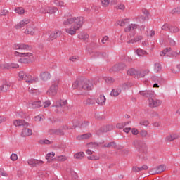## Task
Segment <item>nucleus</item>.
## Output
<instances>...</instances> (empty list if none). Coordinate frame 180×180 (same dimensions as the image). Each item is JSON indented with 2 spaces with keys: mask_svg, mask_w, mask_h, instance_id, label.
<instances>
[{
  "mask_svg": "<svg viewBox=\"0 0 180 180\" xmlns=\"http://www.w3.org/2000/svg\"><path fill=\"white\" fill-rule=\"evenodd\" d=\"M88 160H90L91 161H98L101 158V156L98 155H90L87 157Z\"/></svg>",
  "mask_w": 180,
  "mask_h": 180,
  "instance_id": "nucleus-34",
  "label": "nucleus"
},
{
  "mask_svg": "<svg viewBox=\"0 0 180 180\" xmlns=\"http://www.w3.org/2000/svg\"><path fill=\"white\" fill-rule=\"evenodd\" d=\"M40 144H51V141L47 139L41 140L39 141Z\"/></svg>",
  "mask_w": 180,
  "mask_h": 180,
  "instance_id": "nucleus-60",
  "label": "nucleus"
},
{
  "mask_svg": "<svg viewBox=\"0 0 180 180\" xmlns=\"http://www.w3.org/2000/svg\"><path fill=\"white\" fill-rule=\"evenodd\" d=\"M60 83L58 82H55L52 83L49 89L47 90L46 94L50 96H56L58 93V85Z\"/></svg>",
  "mask_w": 180,
  "mask_h": 180,
  "instance_id": "nucleus-7",
  "label": "nucleus"
},
{
  "mask_svg": "<svg viewBox=\"0 0 180 180\" xmlns=\"http://www.w3.org/2000/svg\"><path fill=\"white\" fill-rule=\"evenodd\" d=\"M54 4L56 5V6H60V8H63V6H65V3L63 1V0H54Z\"/></svg>",
  "mask_w": 180,
  "mask_h": 180,
  "instance_id": "nucleus-37",
  "label": "nucleus"
},
{
  "mask_svg": "<svg viewBox=\"0 0 180 180\" xmlns=\"http://www.w3.org/2000/svg\"><path fill=\"white\" fill-rule=\"evenodd\" d=\"M96 103L98 105H105V102H106V98L103 95H100L97 100L96 101Z\"/></svg>",
  "mask_w": 180,
  "mask_h": 180,
  "instance_id": "nucleus-25",
  "label": "nucleus"
},
{
  "mask_svg": "<svg viewBox=\"0 0 180 180\" xmlns=\"http://www.w3.org/2000/svg\"><path fill=\"white\" fill-rule=\"evenodd\" d=\"M50 105H51V102L47 100L42 104V106H44V108H49Z\"/></svg>",
  "mask_w": 180,
  "mask_h": 180,
  "instance_id": "nucleus-58",
  "label": "nucleus"
},
{
  "mask_svg": "<svg viewBox=\"0 0 180 180\" xmlns=\"http://www.w3.org/2000/svg\"><path fill=\"white\" fill-rule=\"evenodd\" d=\"M72 126L71 124H65L62 126L63 130H73Z\"/></svg>",
  "mask_w": 180,
  "mask_h": 180,
  "instance_id": "nucleus-47",
  "label": "nucleus"
},
{
  "mask_svg": "<svg viewBox=\"0 0 180 180\" xmlns=\"http://www.w3.org/2000/svg\"><path fill=\"white\" fill-rule=\"evenodd\" d=\"M79 60V57H78V56H71L70 58V61H72L73 63L74 62H75V61H78Z\"/></svg>",
  "mask_w": 180,
  "mask_h": 180,
  "instance_id": "nucleus-63",
  "label": "nucleus"
},
{
  "mask_svg": "<svg viewBox=\"0 0 180 180\" xmlns=\"http://www.w3.org/2000/svg\"><path fill=\"white\" fill-rule=\"evenodd\" d=\"M44 162L42 160H39L36 159H30L27 161L28 165L30 167H37V165H41V164H44Z\"/></svg>",
  "mask_w": 180,
  "mask_h": 180,
  "instance_id": "nucleus-14",
  "label": "nucleus"
},
{
  "mask_svg": "<svg viewBox=\"0 0 180 180\" xmlns=\"http://www.w3.org/2000/svg\"><path fill=\"white\" fill-rule=\"evenodd\" d=\"M58 161L59 162H64L65 161H67L68 160V158L66 155H60L56 156L55 158L53 159V161Z\"/></svg>",
  "mask_w": 180,
  "mask_h": 180,
  "instance_id": "nucleus-23",
  "label": "nucleus"
},
{
  "mask_svg": "<svg viewBox=\"0 0 180 180\" xmlns=\"http://www.w3.org/2000/svg\"><path fill=\"white\" fill-rule=\"evenodd\" d=\"M32 134H33V130L29 128V126H24L20 133L21 137H30Z\"/></svg>",
  "mask_w": 180,
  "mask_h": 180,
  "instance_id": "nucleus-9",
  "label": "nucleus"
},
{
  "mask_svg": "<svg viewBox=\"0 0 180 180\" xmlns=\"http://www.w3.org/2000/svg\"><path fill=\"white\" fill-rule=\"evenodd\" d=\"M30 20L28 18H24L20 22L17 23L15 25L16 29H22V27H25L26 25H29Z\"/></svg>",
  "mask_w": 180,
  "mask_h": 180,
  "instance_id": "nucleus-15",
  "label": "nucleus"
},
{
  "mask_svg": "<svg viewBox=\"0 0 180 180\" xmlns=\"http://www.w3.org/2000/svg\"><path fill=\"white\" fill-rule=\"evenodd\" d=\"M117 8L120 9V11H124V9H126V6H124V4L120 3L117 5Z\"/></svg>",
  "mask_w": 180,
  "mask_h": 180,
  "instance_id": "nucleus-55",
  "label": "nucleus"
},
{
  "mask_svg": "<svg viewBox=\"0 0 180 180\" xmlns=\"http://www.w3.org/2000/svg\"><path fill=\"white\" fill-rule=\"evenodd\" d=\"M11 68H19V65L16 63H8V70Z\"/></svg>",
  "mask_w": 180,
  "mask_h": 180,
  "instance_id": "nucleus-53",
  "label": "nucleus"
},
{
  "mask_svg": "<svg viewBox=\"0 0 180 180\" xmlns=\"http://www.w3.org/2000/svg\"><path fill=\"white\" fill-rule=\"evenodd\" d=\"M13 124L15 127H20V126H29L28 122L25 121V120H15L13 121Z\"/></svg>",
  "mask_w": 180,
  "mask_h": 180,
  "instance_id": "nucleus-16",
  "label": "nucleus"
},
{
  "mask_svg": "<svg viewBox=\"0 0 180 180\" xmlns=\"http://www.w3.org/2000/svg\"><path fill=\"white\" fill-rule=\"evenodd\" d=\"M136 53L137 54V56H139V57H141L143 56H146L147 54V52L141 49H138L136 51Z\"/></svg>",
  "mask_w": 180,
  "mask_h": 180,
  "instance_id": "nucleus-36",
  "label": "nucleus"
},
{
  "mask_svg": "<svg viewBox=\"0 0 180 180\" xmlns=\"http://www.w3.org/2000/svg\"><path fill=\"white\" fill-rule=\"evenodd\" d=\"M24 33L25 34H30V36H34L36 34V27L33 25H28Z\"/></svg>",
  "mask_w": 180,
  "mask_h": 180,
  "instance_id": "nucleus-11",
  "label": "nucleus"
},
{
  "mask_svg": "<svg viewBox=\"0 0 180 180\" xmlns=\"http://www.w3.org/2000/svg\"><path fill=\"white\" fill-rule=\"evenodd\" d=\"M126 124H129V122H122V123H118L116 126L117 129H123Z\"/></svg>",
  "mask_w": 180,
  "mask_h": 180,
  "instance_id": "nucleus-54",
  "label": "nucleus"
},
{
  "mask_svg": "<svg viewBox=\"0 0 180 180\" xmlns=\"http://www.w3.org/2000/svg\"><path fill=\"white\" fill-rule=\"evenodd\" d=\"M8 15V10L6 9H3L0 11V15L1 16H6Z\"/></svg>",
  "mask_w": 180,
  "mask_h": 180,
  "instance_id": "nucleus-62",
  "label": "nucleus"
},
{
  "mask_svg": "<svg viewBox=\"0 0 180 180\" xmlns=\"http://www.w3.org/2000/svg\"><path fill=\"white\" fill-rule=\"evenodd\" d=\"M11 86H12V82L6 80L4 82L3 84L0 86V91H5V89L7 91Z\"/></svg>",
  "mask_w": 180,
  "mask_h": 180,
  "instance_id": "nucleus-19",
  "label": "nucleus"
},
{
  "mask_svg": "<svg viewBox=\"0 0 180 180\" xmlns=\"http://www.w3.org/2000/svg\"><path fill=\"white\" fill-rule=\"evenodd\" d=\"M170 32L172 33H178V32H179V27H176V26H173L170 27Z\"/></svg>",
  "mask_w": 180,
  "mask_h": 180,
  "instance_id": "nucleus-48",
  "label": "nucleus"
},
{
  "mask_svg": "<svg viewBox=\"0 0 180 180\" xmlns=\"http://www.w3.org/2000/svg\"><path fill=\"white\" fill-rule=\"evenodd\" d=\"M142 20H148V19H150V12L146 9H143L142 10Z\"/></svg>",
  "mask_w": 180,
  "mask_h": 180,
  "instance_id": "nucleus-26",
  "label": "nucleus"
},
{
  "mask_svg": "<svg viewBox=\"0 0 180 180\" xmlns=\"http://www.w3.org/2000/svg\"><path fill=\"white\" fill-rule=\"evenodd\" d=\"M55 156H56V153L54 152L49 153L46 155V160H51V158H54Z\"/></svg>",
  "mask_w": 180,
  "mask_h": 180,
  "instance_id": "nucleus-43",
  "label": "nucleus"
},
{
  "mask_svg": "<svg viewBox=\"0 0 180 180\" xmlns=\"http://www.w3.org/2000/svg\"><path fill=\"white\" fill-rule=\"evenodd\" d=\"M162 68V66L161 65L160 63H155V68H154V71L155 72H160Z\"/></svg>",
  "mask_w": 180,
  "mask_h": 180,
  "instance_id": "nucleus-41",
  "label": "nucleus"
},
{
  "mask_svg": "<svg viewBox=\"0 0 180 180\" xmlns=\"http://www.w3.org/2000/svg\"><path fill=\"white\" fill-rule=\"evenodd\" d=\"M14 50H17L14 52L15 57H21L19 60L20 63L26 64L30 63L33 53L29 51V45L25 44H15L13 46Z\"/></svg>",
  "mask_w": 180,
  "mask_h": 180,
  "instance_id": "nucleus-2",
  "label": "nucleus"
},
{
  "mask_svg": "<svg viewBox=\"0 0 180 180\" xmlns=\"http://www.w3.org/2000/svg\"><path fill=\"white\" fill-rule=\"evenodd\" d=\"M49 133L50 134H57L60 136H64V129H62V127H60L58 129H50Z\"/></svg>",
  "mask_w": 180,
  "mask_h": 180,
  "instance_id": "nucleus-21",
  "label": "nucleus"
},
{
  "mask_svg": "<svg viewBox=\"0 0 180 180\" xmlns=\"http://www.w3.org/2000/svg\"><path fill=\"white\" fill-rule=\"evenodd\" d=\"M18 158H19L18 157V155L16 153H12L10 156V160H11V161H18Z\"/></svg>",
  "mask_w": 180,
  "mask_h": 180,
  "instance_id": "nucleus-51",
  "label": "nucleus"
},
{
  "mask_svg": "<svg viewBox=\"0 0 180 180\" xmlns=\"http://www.w3.org/2000/svg\"><path fill=\"white\" fill-rule=\"evenodd\" d=\"M70 125H72V127H73L72 128L73 129H76V127H78V126H79V121H77V120L73 121L72 122V124H70Z\"/></svg>",
  "mask_w": 180,
  "mask_h": 180,
  "instance_id": "nucleus-52",
  "label": "nucleus"
},
{
  "mask_svg": "<svg viewBox=\"0 0 180 180\" xmlns=\"http://www.w3.org/2000/svg\"><path fill=\"white\" fill-rule=\"evenodd\" d=\"M78 86L81 88V79L73 82V83L72 84V89L73 90L78 89Z\"/></svg>",
  "mask_w": 180,
  "mask_h": 180,
  "instance_id": "nucleus-28",
  "label": "nucleus"
},
{
  "mask_svg": "<svg viewBox=\"0 0 180 180\" xmlns=\"http://www.w3.org/2000/svg\"><path fill=\"white\" fill-rule=\"evenodd\" d=\"M162 105V100L151 96L148 98L149 108H160Z\"/></svg>",
  "mask_w": 180,
  "mask_h": 180,
  "instance_id": "nucleus-6",
  "label": "nucleus"
},
{
  "mask_svg": "<svg viewBox=\"0 0 180 180\" xmlns=\"http://www.w3.org/2000/svg\"><path fill=\"white\" fill-rule=\"evenodd\" d=\"M95 102H96V100L94 99V98L91 97L87 99H86L84 101V105H95Z\"/></svg>",
  "mask_w": 180,
  "mask_h": 180,
  "instance_id": "nucleus-31",
  "label": "nucleus"
},
{
  "mask_svg": "<svg viewBox=\"0 0 180 180\" xmlns=\"http://www.w3.org/2000/svg\"><path fill=\"white\" fill-rule=\"evenodd\" d=\"M126 68V65L123 63H117L114 66V68L117 70H123Z\"/></svg>",
  "mask_w": 180,
  "mask_h": 180,
  "instance_id": "nucleus-35",
  "label": "nucleus"
},
{
  "mask_svg": "<svg viewBox=\"0 0 180 180\" xmlns=\"http://www.w3.org/2000/svg\"><path fill=\"white\" fill-rule=\"evenodd\" d=\"M130 86H131V84H130L129 82L124 83V84H122V88L124 89H129Z\"/></svg>",
  "mask_w": 180,
  "mask_h": 180,
  "instance_id": "nucleus-59",
  "label": "nucleus"
},
{
  "mask_svg": "<svg viewBox=\"0 0 180 180\" xmlns=\"http://www.w3.org/2000/svg\"><path fill=\"white\" fill-rule=\"evenodd\" d=\"M39 78L41 79V81H44V82H47V81L51 79V74L50 72H42L39 75Z\"/></svg>",
  "mask_w": 180,
  "mask_h": 180,
  "instance_id": "nucleus-13",
  "label": "nucleus"
},
{
  "mask_svg": "<svg viewBox=\"0 0 180 180\" xmlns=\"http://www.w3.org/2000/svg\"><path fill=\"white\" fill-rule=\"evenodd\" d=\"M58 9L56 7H48L47 13H50L51 15H53V13H56Z\"/></svg>",
  "mask_w": 180,
  "mask_h": 180,
  "instance_id": "nucleus-40",
  "label": "nucleus"
},
{
  "mask_svg": "<svg viewBox=\"0 0 180 180\" xmlns=\"http://www.w3.org/2000/svg\"><path fill=\"white\" fill-rule=\"evenodd\" d=\"M104 79L107 84H112L115 82V79L112 78L111 77H104Z\"/></svg>",
  "mask_w": 180,
  "mask_h": 180,
  "instance_id": "nucleus-45",
  "label": "nucleus"
},
{
  "mask_svg": "<svg viewBox=\"0 0 180 180\" xmlns=\"http://www.w3.org/2000/svg\"><path fill=\"white\" fill-rule=\"evenodd\" d=\"M165 169H167V167L164 165H160L155 167L154 169H153L150 171V174L155 175L157 174H161V172H164V171H165Z\"/></svg>",
  "mask_w": 180,
  "mask_h": 180,
  "instance_id": "nucleus-10",
  "label": "nucleus"
},
{
  "mask_svg": "<svg viewBox=\"0 0 180 180\" xmlns=\"http://www.w3.org/2000/svg\"><path fill=\"white\" fill-rule=\"evenodd\" d=\"M0 70H9V63H1Z\"/></svg>",
  "mask_w": 180,
  "mask_h": 180,
  "instance_id": "nucleus-42",
  "label": "nucleus"
},
{
  "mask_svg": "<svg viewBox=\"0 0 180 180\" xmlns=\"http://www.w3.org/2000/svg\"><path fill=\"white\" fill-rule=\"evenodd\" d=\"M120 92H122V90H120V89H114L110 92V95L111 96L114 97L119 96V95H120Z\"/></svg>",
  "mask_w": 180,
  "mask_h": 180,
  "instance_id": "nucleus-29",
  "label": "nucleus"
},
{
  "mask_svg": "<svg viewBox=\"0 0 180 180\" xmlns=\"http://www.w3.org/2000/svg\"><path fill=\"white\" fill-rule=\"evenodd\" d=\"M48 7H41L39 8L40 13H47Z\"/></svg>",
  "mask_w": 180,
  "mask_h": 180,
  "instance_id": "nucleus-56",
  "label": "nucleus"
},
{
  "mask_svg": "<svg viewBox=\"0 0 180 180\" xmlns=\"http://www.w3.org/2000/svg\"><path fill=\"white\" fill-rule=\"evenodd\" d=\"M138 73H139V71L133 68L128 70V71L127 72V75H130V76L136 75V77H137Z\"/></svg>",
  "mask_w": 180,
  "mask_h": 180,
  "instance_id": "nucleus-32",
  "label": "nucleus"
},
{
  "mask_svg": "<svg viewBox=\"0 0 180 180\" xmlns=\"http://www.w3.org/2000/svg\"><path fill=\"white\" fill-rule=\"evenodd\" d=\"M14 11L15 13L18 15H24L25 14V8L23 7H17L15 8Z\"/></svg>",
  "mask_w": 180,
  "mask_h": 180,
  "instance_id": "nucleus-33",
  "label": "nucleus"
},
{
  "mask_svg": "<svg viewBox=\"0 0 180 180\" xmlns=\"http://www.w3.org/2000/svg\"><path fill=\"white\" fill-rule=\"evenodd\" d=\"M139 27V25L137 24H130L124 29V32L126 33H129V36L132 37L136 34V30H137V28Z\"/></svg>",
  "mask_w": 180,
  "mask_h": 180,
  "instance_id": "nucleus-8",
  "label": "nucleus"
},
{
  "mask_svg": "<svg viewBox=\"0 0 180 180\" xmlns=\"http://www.w3.org/2000/svg\"><path fill=\"white\" fill-rule=\"evenodd\" d=\"M169 24L166 23L162 26V30H170Z\"/></svg>",
  "mask_w": 180,
  "mask_h": 180,
  "instance_id": "nucleus-57",
  "label": "nucleus"
},
{
  "mask_svg": "<svg viewBox=\"0 0 180 180\" xmlns=\"http://www.w3.org/2000/svg\"><path fill=\"white\" fill-rule=\"evenodd\" d=\"M139 94L145 98H151L154 95V92L151 90H145L139 91Z\"/></svg>",
  "mask_w": 180,
  "mask_h": 180,
  "instance_id": "nucleus-20",
  "label": "nucleus"
},
{
  "mask_svg": "<svg viewBox=\"0 0 180 180\" xmlns=\"http://www.w3.org/2000/svg\"><path fill=\"white\" fill-rule=\"evenodd\" d=\"M139 124H141V126L147 127V126H148V124H150V121L146 120H141V121L139 122Z\"/></svg>",
  "mask_w": 180,
  "mask_h": 180,
  "instance_id": "nucleus-50",
  "label": "nucleus"
},
{
  "mask_svg": "<svg viewBox=\"0 0 180 180\" xmlns=\"http://www.w3.org/2000/svg\"><path fill=\"white\" fill-rule=\"evenodd\" d=\"M92 137V134L91 133H86L81 135H78L76 137V140H78L79 141H81L82 140H88V139H91Z\"/></svg>",
  "mask_w": 180,
  "mask_h": 180,
  "instance_id": "nucleus-17",
  "label": "nucleus"
},
{
  "mask_svg": "<svg viewBox=\"0 0 180 180\" xmlns=\"http://www.w3.org/2000/svg\"><path fill=\"white\" fill-rule=\"evenodd\" d=\"M67 105V101H58L56 103V107L58 108V107H61V106H64Z\"/></svg>",
  "mask_w": 180,
  "mask_h": 180,
  "instance_id": "nucleus-49",
  "label": "nucleus"
},
{
  "mask_svg": "<svg viewBox=\"0 0 180 180\" xmlns=\"http://www.w3.org/2000/svg\"><path fill=\"white\" fill-rule=\"evenodd\" d=\"M41 106H43V104L40 101H31L27 103V108H30V109H37V108H41Z\"/></svg>",
  "mask_w": 180,
  "mask_h": 180,
  "instance_id": "nucleus-12",
  "label": "nucleus"
},
{
  "mask_svg": "<svg viewBox=\"0 0 180 180\" xmlns=\"http://www.w3.org/2000/svg\"><path fill=\"white\" fill-rule=\"evenodd\" d=\"M179 139V134H174L171 135H168L165 137V141L167 142L174 141V140H178Z\"/></svg>",
  "mask_w": 180,
  "mask_h": 180,
  "instance_id": "nucleus-22",
  "label": "nucleus"
},
{
  "mask_svg": "<svg viewBox=\"0 0 180 180\" xmlns=\"http://www.w3.org/2000/svg\"><path fill=\"white\" fill-rule=\"evenodd\" d=\"M34 122H43L44 120V116L43 115H39L34 117Z\"/></svg>",
  "mask_w": 180,
  "mask_h": 180,
  "instance_id": "nucleus-38",
  "label": "nucleus"
},
{
  "mask_svg": "<svg viewBox=\"0 0 180 180\" xmlns=\"http://www.w3.org/2000/svg\"><path fill=\"white\" fill-rule=\"evenodd\" d=\"M18 78L20 81H25L28 84H33V82H36L37 81V78L33 77V76L27 74L23 71H20L18 73Z\"/></svg>",
  "mask_w": 180,
  "mask_h": 180,
  "instance_id": "nucleus-4",
  "label": "nucleus"
},
{
  "mask_svg": "<svg viewBox=\"0 0 180 180\" xmlns=\"http://www.w3.org/2000/svg\"><path fill=\"white\" fill-rule=\"evenodd\" d=\"M128 23H129V18H126V19H122V20H117L114 26H126V25H128Z\"/></svg>",
  "mask_w": 180,
  "mask_h": 180,
  "instance_id": "nucleus-18",
  "label": "nucleus"
},
{
  "mask_svg": "<svg viewBox=\"0 0 180 180\" xmlns=\"http://www.w3.org/2000/svg\"><path fill=\"white\" fill-rule=\"evenodd\" d=\"M132 171L134 172H140L141 171V167H139L137 166H134L132 167Z\"/></svg>",
  "mask_w": 180,
  "mask_h": 180,
  "instance_id": "nucleus-61",
  "label": "nucleus"
},
{
  "mask_svg": "<svg viewBox=\"0 0 180 180\" xmlns=\"http://www.w3.org/2000/svg\"><path fill=\"white\" fill-rule=\"evenodd\" d=\"M62 34L61 31L60 30H55V31H47L46 32V36H48L47 41H53V40H56L57 37H60V36Z\"/></svg>",
  "mask_w": 180,
  "mask_h": 180,
  "instance_id": "nucleus-5",
  "label": "nucleus"
},
{
  "mask_svg": "<svg viewBox=\"0 0 180 180\" xmlns=\"http://www.w3.org/2000/svg\"><path fill=\"white\" fill-rule=\"evenodd\" d=\"M85 157V153L84 152H79L74 155V158L76 160H82Z\"/></svg>",
  "mask_w": 180,
  "mask_h": 180,
  "instance_id": "nucleus-30",
  "label": "nucleus"
},
{
  "mask_svg": "<svg viewBox=\"0 0 180 180\" xmlns=\"http://www.w3.org/2000/svg\"><path fill=\"white\" fill-rule=\"evenodd\" d=\"M100 1L103 8H108L109 4H110V0H100Z\"/></svg>",
  "mask_w": 180,
  "mask_h": 180,
  "instance_id": "nucleus-39",
  "label": "nucleus"
},
{
  "mask_svg": "<svg viewBox=\"0 0 180 180\" xmlns=\"http://www.w3.org/2000/svg\"><path fill=\"white\" fill-rule=\"evenodd\" d=\"M149 72V70L138 71L137 78H143V77H146V75H147Z\"/></svg>",
  "mask_w": 180,
  "mask_h": 180,
  "instance_id": "nucleus-27",
  "label": "nucleus"
},
{
  "mask_svg": "<svg viewBox=\"0 0 180 180\" xmlns=\"http://www.w3.org/2000/svg\"><path fill=\"white\" fill-rule=\"evenodd\" d=\"M63 25L65 27V32L70 36H74L77 34V31L82 27L84 25V18L81 16L70 17L63 21Z\"/></svg>",
  "mask_w": 180,
  "mask_h": 180,
  "instance_id": "nucleus-1",
  "label": "nucleus"
},
{
  "mask_svg": "<svg viewBox=\"0 0 180 180\" xmlns=\"http://www.w3.org/2000/svg\"><path fill=\"white\" fill-rule=\"evenodd\" d=\"M140 40H143V37L138 36L135 39L131 41H129V43H137V41H140Z\"/></svg>",
  "mask_w": 180,
  "mask_h": 180,
  "instance_id": "nucleus-46",
  "label": "nucleus"
},
{
  "mask_svg": "<svg viewBox=\"0 0 180 180\" xmlns=\"http://www.w3.org/2000/svg\"><path fill=\"white\" fill-rule=\"evenodd\" d=\"M78 39L83 41H86L89 39V35L85 32H80L78 35Z\"/></svg>",
  "mask_w": 180,
  "mask_h": 180,
  "instance_id": "nucleus-24",
  "label": "nucleus"
},
{
  "mask_svg": "<svg viewBox=\"0 0 180 180\" xmlns=\"http://www.w3.org/2000/svg\"><path fill=\"white\" fill-rule=\"evenodd\" d=\"M0 175H1L2 176L6 177L8 176V173L5 170L1 169L0 170Z\"/></svg>",
  "mask_w": 180,
  "mask_h": 180,
  "instance_id": "nucleus-64",
  "label": "nucleus"
},
{
  "mask_svg": "<svg viewBox=\"0 0 180 180\" xmlns=\"http://www.w3.org/2000/svg\"><path fill=\"white\" fill-rule=\"evenodd\" d=\"M29 92H30L32 95H39V94H40L39 90H37L36 89H33V88H30Z\"/></svg>",
  "mask_w": 180,
  "mask_h": 180,
  "instance_id": "nucleus-44",
  "label": "nucleus"
},
{
  "mask_svg": "<svg viewBox=\"0 0 180 180\" xmlns=\"http://www.w3.org/2000/svg\"><path fill=\"white\" fill-rule=\"evenodd\" d=\"M94 85L89 79L82 77L80 79V95H86L89 91H92Z\"/></svg>",
  "mask_w": 180,
  "mask_h": 180,
  "instance_id": "nucleus-3",
  "label": "nucleus"
}]
</instances>
